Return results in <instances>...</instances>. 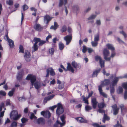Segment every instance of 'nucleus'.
I'll list each match as a JSON object with an SVG mask.
<instances>
[{"mask_svg":"<svg viewBox=\"0 0 127 127\" xmlns=\"http://www.w3.org/2000/svg\"><path fill=\"white\" fill-rule=\"evenodd\" d=\"M26 79L27 80H30L32 85L34 86L35 88L38 89L40 88L41 84L40 82L36 81V78L35 76L32 74H29L27 77Z\"/></svg>","mask_w":127,"mask_h":127,"instance_id":"nucleus-1","label":"nucleus"},{"mask_svg":"<svg viewBox=\"0 0 127 127\" xmlns=\"http://www.w3.org/2000/svg\"><path fill=\"white\" fill-rule=\"evenodd\" d=\"M110 81L108 79H105L102 82L101 85L98 86V90L100 95L103 96V97L106 98L107 97V95L105 93L103 92L102 88L104 86H106L109 84Z\"/></svg>","mask_w":127,"mask_h":127,"instance_id":"nucleus-2","label":"nucleus"},{"mask_svg":"<svg viewBox=\"0 0 127 127\" xmlns=\"http://www.w3.org/2000/svg\"><path fill=\"white\" fill-rule=\"evenodd\" d=\"M123 78L121 76L114 77L110 85V87L111 89L110 90V93L111 94H113L115 91L114 87L117 84L119 81V79Z\"/></svg>","mask_w":127,"mask_h":127,"instance_id":"nucleus-3","label":"nucleus"},{"mask_svg":"<svg viewBox=\"0 0 127 127\" xmlns=\"http://www.w3.org/2000/svg\"><path fill=\"white\" fill-rule=\"evenodd\" d=\"M10 116L11 119L14 120H16L21 117V115L18 114V112L17 111L13 110L10 113Z\"/></svg>","mask_w":127,"mask_h":127,"instance_id":"nucleus-4","label":"nucleus"},{"mask_svg":"<svg viewBox=\"0 0 127 127\" xmlns=\"http://www.w3.org/2000/svg\"><path fill=\"white\" fill-rule=\"evenodd\" d=\"M110 52L109 51L105 48L104 49L103 51V54L104 58L107 61H109L110 60V57H107L109 56Z\"/></svg>","mask_w":127,"mask_h":127,"instance_id":"nucleus-5","label":"nucleus"},{"mask_svg":"<svg viewBox=\"0 0 127 127\" xmlns=\"http://www.w3.org/2000/svg\"><path fill=\"white\" fill-rule=\"evenodd\" d=\"M64 111V109L61 103H58L57 108L56 111V114L59 115L63 113Z\"/></svg>","mask_w":127,"mask_h":127,"instance_id":"nucleus-6","label":"nucleus"},{"mask_svg":"<svg viewBox=\"0 0 127 127\" xmlns=\"http://www.w3.org/2000/svg\"><path fill=\"white\" fill-rule=\"evenodd\" d=\"M66 117V116L64 115H63L60 117V118L61 121L62 122V123H61L58 120L56 122L57 124L58 125H60V127H62L65 125V119Z\"/></svg>","mask_w":127,"mask_h":127,"instance_id":"nucleus-7","label":"nucleus"},{"mask_svg":"<svg viewBox=\"0 0 127 127\" xmlns=\"http://www.w3.org/2000/svg\"><path fill=\"white\" fill-rule=\"evenodd\" d=\"M124 26L123 25H121L119 27V28L122 30L120 31H119V33L121 35L123 36L125 40H126V38H127V34L126 32L123 30Z\"/></svg>","mask_w":127,"mask_h":127,"instance_id":"nucleus-8","label":"nucleus"},{"mask_svg":"<svg viewBox=\"0 0 127 127\" xmlns=\"http://www.w3.org/2000/svg\"><path fill=\"white\" fill-rule=\"evenodd\" d=\"M24 57L27 62H29L31 60V56L29 52L28 51H25Z\"/></svg>","mask_w":127,"mask_h":127,"instance_id":"nucleus-9","label":"nucleus"},{"mask_svg":"<svg viewBox=\"0 0 127 127\" xmlns=\"http://www.w3.org/2000/svg\"><path fill=\"white\" fill-rule=\"evenodd\" d=\"M95 59L96 61H99V63L101 67H104V61L102 60L101 57L100 56H95Z\"/></svg>","mask_w":127,"mask_h":127,"instance_id":"nucleus-10","label":"nucleus"},{"mask_svg":"<svg viewBox=\"0 0 127 127\" xmlns=\"http://www.w3.org/2000/svg\"><path fill=\"white\" fill-rule=\"evenodd\" d=\"M47 74L46 76L48 77L49 74V73H50V74L52 76L55 75V73L54 70L52 68L50 67L47 69L46 70Z\"/></svg>","mask_w":127,"mask_h":127,"instance_id":"nucleus-11","label":"nucleus"},{"mask_svg":"<svg viewBox=\"0 0 127 127\" xmlns=\"http://www.w3.org/2000/svg\"><path fill=\"white\" fill-rule=\"evenodd\" d=\"M72 39V36L71 34L67 35L64 37V39L66 42V44L67 45L70 42Z\"/></svg>","mask_w":127,"mask_h":127,"instance_id":"nucleus-12","label":"nucleus"},{"mask_svg":"<svg viewBox=\"0 0 127 127\" xmlns=\"http://www.w3.org/2000/svg\"><path fill=\"white\" fill-rule=\"evenodd\" d=\"M5 37L7 41L8 42L9 45L10 47L11 48H13L14 46V43L13 41L10 39L7 35H5Z\"/></svg>","mask_w":127,"mask_h":127,"instance_id":"nucleus-13","label":"nucleus"},{"mask_svg":"<svg viewBox=\"0 0 127 127\" xmlns=\"http://www.w3.org/2000/svg\"><path fill=\"white\" fill-rule=\"evenodd\" d=\"M123 87L125 89L124 98L125 99H127V82L124 83L122 84Z\"/></svg>","mask_w":127,"mask_h":127,"instance_id":"nucleus-14","label":"nucleus"},{"mask_svg":"<svg viewBox=\"0 0 127 127\" xmlns=\"http://www.w3.org/2000/svg\"><path fill=\"white\" fill-rule=\"evenodd\" d=\"M24 74L23 71L22 70L20 71L17 73L16 76L17 79L18 80H20L22 78Z\"/></svg>","mask_w":127,"mask_h":127,"instance_id":"nucleus-15","label":"nucleus"},{"mask_svg":"<svg viewBox=\"0 0 127 127\" xmlns=\"http://www.w3.org/2000/svg\"><path fill=\"white\" fill-rule=\"evenodd\" d=\"M91 101L93 108L94 109H95L98 103L96 101V98H92Z\"/></svg>","mask_w":127,"mask_h":127,"instance_id":"nucleus-16","label":"nucleus"},{"mask_svg":"<svg viewBox=\"0 0 127 127\" xmlns=\"http://www.w3.org/2000/svg\"><path fill=\"white\" fill-rule=\"evenodd\" d=\"M73 11L74 13H78L79 10V7L77 5H74L72 7Z\"/></svg>","mask_w":127,"mask_h":127,"instance_id":"nucleus-17","label":"nucleus"},{"mask_svg":"<svg viewBox=\"0 0 127 127\" xmlns=\"http://www.w3.org/2000/svg\"><path fill=\"white\" fill-rule=\"evenodd\" d=\"M67 69H66V71H70L72 72L73 73L74 70L73 68L71 66L70 64L69 63H67Z\"/></svg>","mask_w":127,"mask_h":127,"instance_id":"nucleus-18","label":"nucleus"},{"mask_svg":"<svg viewBox=\"0 0 127 127\" xmlns=\"http://www.w3.org/2000/svg\"><path fill=\"white\" fill-rule=\"evenodd\" d=\"M67 3V0H60L59 4V7H61L64 4L65 5Z\"/></svg>","mask_w":127,"mask_h":127,"instance_id":"nucleus-19","label":"nucleus"},{"mask_svg":"<svg viewBox=\"0 0 127 127\" xmlns=\"http://www.w3.org/2000/svg\"><path fill=\"white\" fill-rule=\"evenodd\" d=\"M45 120L44 119L42 118H39L37 120V122L38 124L43 125L45 123Z\"/></svg>","mask_w":127,"mask_h":127,"instance_id":"nucleus-20","label":"nucleus"},{"mask_svg":"<svg viewBox=\"0 0 127 127\" xmlns=\"http://www.w3.org/2000/svg\"><path fill=\"white\" fill-rule=\"evenodd\" d=\"M34 28L35 30L38 31H40L42 29V28L41 26L40 25L37 24H36L35 25Z\"/></svg>","mask_w":127,"mask_h":127,"instance_id":"nucleus-21","label":"nucleus"},{"mask_svg":"<svg viewBox=\"0 0 127 127\" xmlns=\"http://www.w3.org/2000/svg\"><path fill=\"white\" fill-rule=\"evenodd\" d=\"M52 19L49 16L46 15L44 17V21L46 24L48 23L49 21H50Z\"/></svg>","mask_w":127,"mask_h":127,"instance_id":"nucleus-22","label":"nucleus"},{"mask_svg":"<svg viewBox=\"0 0 127 127\" xmlns=\"http://www.w3.org/2000/svg\"><path fill=\"white\" fill-rule=\"evenodd\" d=\"M106 46L108 49H110L112 51H114L115 50L114 47L112 44L109 43L107 44L106 45Z\"/></svg>","mask_w":127,"mask_h":127,"instance_id":"nucleus-23","label":"nucleus"},{"mask_svg":"<svg viewBox=\"0 0 127 127\" xmlns=\"http://www.w3.org/2000/svg\"><path fill=\"white\" fill-rule=\"evenodd\" d=\"M77 121L80 123H87V120H85L82 117H79L76 118Z\"/></svg>","mask_w":127,"mask_h":127,"instance_id":"nucleus-24","label":"nucleus"},{"mask_svg":"<svg viewBox=\"0 0 127 127\" xmlns=\"http://www.w3.org/2000/svg\"><path fill=\"white\" fill-rule=\"evenodd\" d=\"M72 65L75 68L78 67L79 68H80V65L77 64L75 61H73L71 63Z\"/></svg>","mask_w":127,"mask_h":127,"instance_id":"nucleus-25","label":"nucleus"},{"mask_svg":"<svg viewBox=\"0 0 127 127\" xmlns=\"http://www.w3.org/2000/svg\"><path fill=\"white\" fill-rule=\"evenodd\" d=\"M98 106L99 108H102L104 107H106V105L104 102H102L98 103Z\"/></svg>","mask_w":127,"mask_h":127,"instance_id":"nucleus-26","label":"nucleus"},{"mask_svg":"<svg viewBox=\"0 0 127 127\" xmlns=\"http://www.w3.org/2000/svg\"><path fill=\"white\" fill-rule=\"evenodd\" d=\"M96 16V15H92L87 18V19L88 21L93 20L95 19Z\"/></svg>","mask_w":127,"mask_h":127,"instance_id":"nucleus-27","label":"nucleus"},{"mask_svg":"<svg viewBox=\"0 0 127 127\" xmlns=\"http://www.w3.org/2000/svg\"><path fill=\"white\" fill-rule=\"evenodd\" d=\"M58 26V25L57 23L56 22H54V26H52L50 28L51 29H53L54 30H56Z\"/></svg>","mask_w":127,"mask_h":127,"instance_id":"nucleus-28","label":"nucleus"},{"mask_svg":"<svg viewBox=\"0 0 127 127\" xmlns=\"http://www.w3.org/2000/svg\"><path fill=\"white\" fill-rule=\"evenodd\" d=\"M116 39L119 43L121 44H125V42L120 39V38L119 37H117Z\"/></svg>","mask_w":127,"mask_h":127,"instance_id":"nucleus-29","label":"nucleus"},{"mask_svg":"<svg viewBox=\"0 0 127 127\" xmlns=\"http://www.w3.org/2000/svg\"><path fill=\"white\" fill-rule=\"evenodd\" d=\"M100 70V69L99 68L98 70H96L93 73V76L94 77L96 76L97 74L99 72Z\"/></svg>","mask_w":127,"mask_h":127,"instance_id":"nucleus-30","label":"nucleus"},{"mask_svg":"<svg viewBox=\"0 0 127 127\" xmlns=\"http://www.w3.org/2000/svg\"><path fill=\"white\" fill-rule=\"evenodd\" d=\"M6 3L9 5H12L13 4V0H7L6 1Z\"/></svg>","mask_w":127,"mask_h":127,"instance_id":"nucleus-31","label":"nucleus"},{"mask_svg":"<svg viewBox=\"0 0 127 127\" xmlns=\"http://www.w3.org/2000/svg\"><path fill=\"white\" fill-rule=\"evenodd\" d=\"M123 91V88L121 87H119L117 90V92L118 94H121L122 93Z\"/></svg>","mask_w":127,"mask_h":127,"instance_id":"nucleus-32","label":"nucleus"},{"mask_svg":"<svg viewBox=\"0 0 127 127\" xmlns=\"http://www.w3.org/2000/svg\"><path fill=\"white\" fill-rule=\"evenodd\" d=\"M99 40V34H97L94 36V41L97 42Z\"/></svg>","mask_w":127,"mask_h":127,"instance_id":"nucleus-33","label":"nucleus"},{"mask_svg":"<svg viewBox=\"0 0 127 127\" xmlns=\"http://www.w3.org/2000/svg\"><path fill=\"white\" fill-rule=\"evenodd\" d=\"M38 48V46L37 45L33 44L32 47V52H33L36 51Z\"/></svg>","mask_w":127,"mask_h":127,"instance_id":"nucleus-34","label":"nucleus"},{"mask_svg":"<svg viewBox=\"0 0 127 127\" xmlns=\"http://www.w3.org/2000/svg\"><path fill=\"white\" fill-rule=\"evenodd\" d=\"M40 40V39L38 38H35L33 39V41L35 42L34 44L37 45V43H39V42Z\"/></svg>","mask_w":127,"mask_h":127,"instance_id":"nucleus-35","label":"nucleus"},{"mask_svg":"<svg viewBox=\"0 0 127 127\" xmlns=\"http://www.w3.org/2000/svg\"><path fill=\"white\" fill-rule=\"evenodd\" d=\"M85 110L87 111H89L92 109V107L89 105H86L85 107Z\"/></svg>","mask_w":127,"mask_h":127,"instance_id":"nucleus-36","label":"nucleus"},{"mask_svg":"<svg viewBox=\"0 0 127 127\" xmlns=\"http://www.w3.org/2000/svg\"><path fill=\"white\" fill-rule=\"evenodd\" d=\"M59 47L60 50H62L64 47V44L62 42H60L59 43Z\"/></svg>","mask_w":127,"mask_h":127,"instance_id":"nucleus-37","label":"nucleus"},{"mask_svg":"<svg viewBox=\"0 0 127 127\" xmlns=\"http://www.w3.org/2000/svg\"><path fill=\"white\" fill-rule=\"evenodd\" d=\"M91 43L92 46L93 47H95L98 44V43L97 42L95 41H92L91 42Z\"/></svg>","mask_w":127,"mask_h":127,"instance_id":"nucleus-38","label":"nucleus"},{"mask_svg":"<svg viewBox=\"0 0 127 127\" xmlns=\"http://www.w3.org/2000/svg\"><path fill=\"white\" fill-rule=\"evenodd\" d=\"M66 27L64 25L62 27L61 31L62 32H64L66 31Z\"/></svg>","mask_w":127,"mask_h":127,"instance_id":"nucleus-39","label":"nucleus"},{"mask_svg":"<svg viewBox=\"0 0 127 127\" xmlns=\"http://www.w3.org/2000/svg\"><path fill=\"white\" fill-rule=\"evenodd\" d=\"M119 106L121 108V112H122L124 110L126 109V107L122 104L120 105Z\"/></svg>","mask_w":127,"mask_h":127,"instance_id":"nucleus-40","label":"nucleus"},{"mask_svg":"<svg viewBox=\"0 0 127 127\" xmlns=\"http://www.w3.org/2000/svg\"><path fill=\"white\" fill-rule=\"evenodd\" d=\"M119 106L121 108V112H122L124 110L126 109V107L122 104L120 105Z\"/></svg>","mask_w":127,"mask_h":127,"instance_id":"nucleus-41","label":"nucleus"},{"mask_svg":"<svg viewBox=\"0 0 127 127\" xmlns=\"http://www.w3.org/2000/svg\"><path fill=\"white\" fill-rule=\"evenodd\" d=\"M14 89H13L12 90L10 91L8 93V95L9 96H12L13 95Z\"/></svg>","mask_w":127,"mask_h":127,"instance_id":"nucleus-42","label":"nucleus"},{"mask_svg":"<svg viewBox=\"0 0 127 127\" xmlns=\"http://www.w3.org/2000/svg\"><path fill=\"white\" fill-rule=\"evenodd\" d=\"M82 98H83V100L85 102V103H87L88 104V97L86 98L84 96H82Z\"/></svg>","mask_w":127,"mask_h":127,"instance_id":"nucleus-43","label":"nucleus"},{"mask_svg":"<svg viewBox=\"0 0 127 127\" xmlns=\"http://www.w3.org/2000/svg\"><path fill=\"white\" fill-rule=\"evenodd\" d=\"M119 108H116V109H113V114L114 115H117L118 112L119 110Z\"/></svg>","mask_w":127,"mask_h":127,"instance_id":"nucleus-44","label":"nucleus"},{"mask_svg":"<svg viewBox=\"0 0 127 127\" xmlns=\"http://www.w3.org/2000/svg\"><path fill=\"white\" fill-rule=\"evenodd\" d=\"M93 125L95 127H105V126H99L98 124L95 123L93 124Z\"/></svg>","mask_w":127,"mask_h":127,"instance_id":"nucleus-45","label":"nucleus"},{"mask_svg":"<svg viewBox=\"0 0 127 127\" xmlns=\"http://www.w3.org/2000/svg\"><path fill=\"white\" fill-rule=\"evenodd\" d=\"M17 125V123L15 122H13L11 125V127H16Z\"/></svg>","mask_w":127,"mask_h":127,"instance_id":"nucleus-46","label":"nucleus"},{"mask_svg":"<svg viewBox=\"0 0 127 127\" xmlns=\"http://www.w3.org/2000/svg\"><path fill=\"white\" fill-rule=\"evenodd\" d=\"M6 95V93L4 91L2 90L0 91V95L4 96Z\"/></svg>","mask_w":127,"mask_h":127,"instance_id":"nucleus-47","label":"nucleus"},{"mask_svg":"<svg viewBox=\"0 0 127 127\" xmlns=\"http://www.w3.org/2000/svg\"><path fill=\"white\" fill-rule=\"evenodd\" d=\"M46 117L49 118L51 116V114L49 111H47L46 112Z\"/></svg>","mask_w":127,"mask_h":127,"instance_id":"nucleus-48","label":"nucleus"},{"mask_svg":"<svg viewBox=\"0 0 127 127\" xmlns=\"http://www.w3.org/2000/svg\"><path fill=\"white\" fill-rule=\"evenodd\" d=\"M64 83H62V84H59L58 87V88L61 89H62L64 87Z\"/></svg>","mask_w":127,"mask_h":127,"instance_id":"nucleus-49","label":"nucleus"},{"mask_svg":"<svg viewBox=\"0 0 127 127\" xmlns=\"http://www.w3.org/2000/svg\"><path fill=\"white\" fill-rule=\"evenodd\" d=\"M20 50L19 51V52H21L22 53H24V51L23 48V47L22 46L20 45L19 47Z\"/></svg>","mask_w":127,"mask_h":127,"instance_id":"nucleus-50","label":"nucleus"},{"mask_svg":"<svg viewBox=\"0 0 127 127\" xmlns=\"http://www.w3.org/2000/svg\"><path fill=\"white\" fill-rule=\"evenodd\" d=\"M88 48L85 46L84 45L83 46V49L82 51L83 53H86V51L87 50Z\"/></svg>","mask_w":127,"mask_h":127,"instance_id":"nucleus-51","label":"nucleus"},{"mask_svg":"<svg viewBox=\"0 0 127 127\" xmlns=\"http://www.w3.org/2000/svg\"><path fill=\"white\" fill-rule=\"evenodd\" d=\"M46 42L45 41H43L40 40L39 43L38 44V45L39 46H41L43 44L45 43Z\"/></svg>","mask_w":127,"mask_h":127,"instance_id":"nucleus-52","label":"nucleus"},{"mask_svg":"<svg viewBox=\"0 0 127 127\" xmlns=\"http://www.w3.org/2000/svg\"><path fill=\"white\" fill-rule=\"evenodd\" d=\"M28 120L27 118H23L21 119V122L23 123H25Z\"/></svg>","mask_w":127,"mask_h":127,"instance_id":"nucleus-53","label":"nucleus"},{"mask_svg":"<svg viewBox=\"0 0 127 127\" xmlns=\"http://www.w3.org/2000/svg\"><path fill=\"white\" fill-rule=\"evenodd\" d=\"M30 118L31 119H36L37 117L34 115L33 113H32L31 114Z\"/></svg>","mask_w":127,"mask_h":127,"instance_id":"nucleus-54","label":"nucleus"},{"mask_svg":"<svg viewBox=\"0 0 127 127\" xmlns=\"http://www.w3.org/2000/svg\"><path fill=\"white\" fill-rule=\"evenodd\" d=\"M54 51V50L53 48H52L50 49L49 50V53L51 55L53 54Z\"/></svg>","mask_w":127,"mask_h":127,"instance_id":"nucleus-55","label":"nucleus"},{"mask_svg":"<svg viewBox=\"0 0 127 127\" xmlns=\"http://www.w3.org/2000/svg\"><path fill=\"white\" fill-rule=\"evenodd\" d=\"M102 72L104 75H105L106 76H108L110 75V74L109 73H106L105 70L104 69L102 70Z\"/></svg>","mask_w":127,"mask_h":127,"instance_id":"nucleus-56","label":"nucleus"},{"mask_svg":"<svg viewBox=\"0 0 127 127\" xmlns=\"http://www.w3.org/2000/svg\"><path fill=\"white\" fill-rule=\"evenodd\" d=\"M103 118L104 119H105L106 120H109L110 119L109 117L107 116V115L104 114V117H103Z\"/></svg>","mask_w":127,"mask_h":127,"instance_id":"nucleus-57","label":"nucleus"},{"mask_svg":"<svg viewBox=\"0 0 127 127\" xmlns=\"http://www.w3.org/2000/svg\"><path fill=\"white\" fill-rule=\"evenodd\" d=\"M23 8L24 11H25L28 8V7L25 4L23 6Z\"/></svg>","mask_w":127,"mask_h":127,"instance_id":"nucleus-58","label":"nucleus"},{"mask_svg":"<svg viewBox=\"0 0 127 127\" xmlns=\"http://www.w3.org/2000/svg\"><path fill=\"white\" fill-rule=\"evenodd\" d=\"M54 95H53L48 96L47 97L48 100H49L51 99L54 97Z\"/></svg>","mask_w":127,"mask_h":127,"instance_id":"nucleus-59","label":"nucleus"},{"mask_svg":"<svg viewBox=\"0 0 127 127\" xmlns=\"http://www.w3.org/2000/svg\"><path fill=\"white\" fill-rule=\"evenodd\" d=\"M91 9V8L90 7H89L86 8L84 12L87 13L90 11Z\"/></svg>","mask_w":127,"mask_h":127,"instance_id":"nucleus-60","label":"nucleus"},{"mask_svg":"<svg viewBox=\"0 0 127 127\" xmlns=\"http://www.w3.org/2000/svg\"><path fill=\"white\" fill-rule=\"evenodd\" d=\"M97 111L100 113H103L105 112V111L104 110L100 108Z\"/></svg>","mask_w":127,"mask_h":127,"instance_id":"nucleus-61","label":"nucleus"},{"mask_svg":"<svg viewBox=\"0 0 127 127\" xmlns=\"http://www.w3.org/2000/svg\"><path fill=\"white\" fill-rule=\"evenodd\" d=\"M87 50L88 51L89 53H91L93 51V49L90 48H88Z\"/></svg>","mask_w":127,"mask_h":127,"instance_id":"nucleus-62","label":"nucleus"},{"mask_svg":"<svg viewBox=\"0 0 127 127\" xmlns=\"http://www.w3.org/2000/svg\"><path fill=\"white\" fill-rule=\"evenodd\" d=\"M57 106V105H55L50 107V109L53 111L54 110V109L56 108Z\"/></svg>","mask_w":127,"mask_h":127,"instance_id":"nucleus-63","label":"nucleus"},{"mask_svg":"<svg viewBox=\"0 0 127 127\" xmlns=\"http://www.w3.org/2000/svg\"><path fill=\"white\" fill-rule=\"evenodd\" d=\"M115 53L114 52H112L110 57V58H113L115 56Z\"/></svg>","mask_w":127,"mask_h":127,"instance_id":"nucleus-64","label":"nucleus"}]
</instances>
